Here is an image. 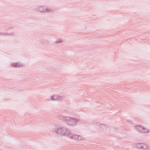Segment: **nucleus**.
Returning <instances> with one entry per match:
<instances>
[{"label": "nucleus", "mask_w": 150, "mask_h": 150, "mask_svg": "<svg viewBox=\"0 0 150 150\" xmlns=\"http://www.w3.org/2000/svg\"><path fill=\"white\" fill-rule=\"evenodd\" d=\"M65 129H59L57 130V132L59 134H60L61 135H63L66 134L65 132Z\"/></svg>", "instance_id": "f257e3e1"}, {"label": "nucleus", "mask_w": 150, "mask_h": 150, "mask_svg": "<svg viewBox=\"0 0 150 150\" xmlns=\"http://www.w3.org/2000/svg\"><path fill=\"white\" fill-rule=\"evenodd\" d=\"M79 136H75L74 137V138L75 139H79Z\"/></svg>", "instance_id": "20e7f679"}, {"label": "nucleus", "mask_w": 150, "mask_h": 150, "mask_svg": "<svg viewBox=\"0 0 150 150\" xmlns=\"http://www.w3.org/2000/svg\"><path fill=\"white\" fill-rule=\"evenodd\" d=\"M141 146H140V147H141L142 148H144L146 149V146L143 144H141Z\"/></svg>", "instance_id": "f03ea898"}, {"label": "nucleus", "mask_w": 150, "mask_h": 150, "mask_svg": "<svg viewBox=\"0 0 150 150\" xmlns=\"http://www.w3.org/2000/svg\"><path fill=\"white\" fill-rule=\"evenodd\" d=\"M140 130L142 132H146V130H145L144 128L142 127H140Z\"/></svg>", "instance_id": "7ed1b4c3"}]
</instances>
